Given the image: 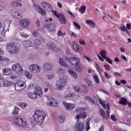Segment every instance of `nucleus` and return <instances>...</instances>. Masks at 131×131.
<instances>
[{"instance_id": "1", "label": "nucleus", "mask_w": 131, "mask_h": 131, "mask_svg": "<svg viewBox=\"0 0 131 131\" xmlns=\"http://www.w3.org/2000/svg\"><path fill=\"white\" fill-rule=\"evenodd\" d=\"M47 117V115L44 112L36 110L34 115H33V120L32 123L33 124H42L45 121V118Z\"/></svg>"}, {"instance_id": "2", "label": "nucleus", "mask_w": 131, "mask_h": 131, "mask_svg": "<svg viewBox=\"0 0 131 131\" xmlns=\"http://www.w3.org/2000/svg\"><path fill=\"white\" fill-rule=\"evenodd\" d=\"M58 71L59 75V80L56 82V89L60 91L66 85L68 79L66 76H65V71L63 69H59Z\"/></svg>"}, {"instance_id": "3", "label": "nucleus", "mask_w": 131, "mask_h": 131, "mask_svg": "<svg viewBox=\"0 0 131 131\" xmlns=\"http://www.w3.org/2000/svg\"><path fill=\"white\" fill-rule=\"evenodd\" d=\"M12 70L17 74H12L10 76V78L15 81H18L19 79H20L19 74L23 73V67L21 64L16 63L12 66Z\"/></svg>"}, {"instance_id": "4", "label": "nucleus", "mask_w": 131, "mask_h": 131, "mask_svg": "<svg viewBox=\"0 0 131 131\" xmlns=\"http://www.w3.org/2000/svg\"><path fill=\"white\" fill-rule=\"evenodd\" d=\"M66 53V60H67V61L69 60L70 63H71L74 67H78V66L80 65V59L75 57H71V53L69 50L67 51Z\"/></svg>"}, {"instance_id": "5", "label": "nucleus", "mask_w": 131, "mask_h": 131, "mask_svg": "<svg viewBox=\"0 0 131 131\" xmlns=\"http://www.w3.org/2000/svg\"><path fill=\"white\" fill-rule=\"evenodd\" d=\"M6 51L9 54L16 55L20 53V48L15 43H8L6 46Z\"/></svg>"}, {"instance_id": "6", "label": "nucleus", "mask_w": 131, "mask_h": 131, "mask_svg": "<svg viewBox=\"0 0 131 131\" xmlns=\"http://www.w3.org/2000/svg\"><path fill=\"white\" fill-rule=\"evenodd\" d=\"M13 122L16 125H18V126L25 127L27 125V122L24 121L20 116L15 117L13 119Z\"/></svg>"}, {"instance_id": "7", "label": "nucleus", "mask_w": 131, "mask_h": 131, "mask_svg": "<svg viewBox=\"0 0 131 131\" xmlns=\"http://www.w3.org/2000/svg\"><path fill=\"white\" fill-rule=\"evenodd\" d=\"M29 70L32 73L36 74L40 72L41 68L36 63H32L29 67Z\"/></svg>"}, {"instance_id": "8", "label": "nucleus", "mask_w": 131, "mask_h": 131, "mask_svg": "<svg viewBox=\"0 0 131 131\" xmlns=\"http://www.w3.org/2000/svg\"><path fill=\"white\" fill-rule=\"evenodd\" d=\"M48 101L47 102L48 106H51L52 107H58V102L55 99L51 96L47 97Z\"/></svg>"}, {"instance_id": "9", "label": "nucleus", "mask_w": 131, "mask_h": 131, "mask_svg": "<svg viewBox=\"0 0 131 131\" xmlns=\"http://www.w3.org/2000/svg\"><path fill=\"white\" fill-rule=\"evenodd\" d=\"M45 28H46L49 32H55L57 29L55 24H46L44 25Z\"/></svg>"}, {"instance_id": "10", "label": "nucleus", "mask_w": 131, "mask_h": 131, "mask_svg": "<svg viewBox=\"0 0 131 131\" xmlns=\"http://www.w3.org/2000/svg\"><path fill=\"white\" fill-rule=\"evenodd\" d=\"M110 110H106V115L105 114V111L102 108H100L99 111V114L103 117L105 118V119H109L110 118V112H109Z\"/></svg>"}, {"instance_id": "11", "label": "nucleus", "mask_w": 131, "mask_h": 131, "mask_svg": "<svg viewBox=\"0 0 131 131\" xmlns=\"http://www.w3.org/2000/svg\"><path fill=\"white\" fill-rule=\"evenodd\" d=\"M41 6L42 8L44 9L45 11H46V12H52V10H53V7H52V5L48 2H42Z\"/></svg>"}, {"instance_id": "12", "label": "nucleus", "mask_w": 131, "mask_h": 131, "mask_svg": "<svg viewBox=\"0 0 131 131\" xmlns=\"http://www.w3.org/2000/svg\"><path fill=\"white\" fill-rule=\"evenodd\" d=\"M19 24L23 28H28L30 25V20L28 19H24L19 21Z\"/></svg>"}, {"instance_id": "13", "label": "nucleus", "mask_w": 131, "mask_h": 131, "mask_svg": "<svg viewBox=\"0 0 131 131\" xmlns=\"http://www.w3.org/2000/svg\"><path fill=\"white\" fill-rule=\"evenodd\" d=\"M63 105L67 110H73L75 108V104L68 103L66 101L63 102Z\"/></svg>"}, {"instance_id": "14", "label": "nucleus", "mask_w": 131, "mask_h": 131, "mask_svg": "<svg viewBox=\"0 0 131 131\" xmlns=\"http://www.w3.org/2000/svg\"><path fill=\"white\" fill-rule=\"evenodd\" d=\"M83 128H84V124L83 123L77 122L74 127L75 131H82Z\"/></svg>"}, {"instance_id": "15", "label": "nucleus", "mask_w": 131, "mask_h": 131, "mask_svg": "<svg viewBox=\"0 0 131 131\" xmlns=\"http://www.w3.org/2000/svg\"><path fill=\"white\" fill-rule=\"evenodd\" d=\"M22 45L25 47V48H26L27 49L28 48H30V47H33V46L32 42L28 40L23 41Z\"/></svg>"}, {"instance_id": "16", "label": "nucleus", "mask_w": 131, "mask_h": 131, "mask_svg": "<svg viewBox=\"0 0 131 131\" xmlns=\"http://www.w3.org/2000/svg\"><path fill=\"white\" fill-rule=\"evenodd\" d=\"M20 2V0H13L10 2V5L12 6V7H14L15 8H16V7H22V4L20 2Z\"/></svg>"}, {"instance_id": "17", "label": "nucleus", "mask_w": 131, "mask_h": 131, "mask_svg": "<svg viewBox=\"0 0 131 131\" xmlns=\"http://www.w3.org/2000/svg\"><path fill=\"white\" fill-rule=\"evenodd\" d=\"M11 14L13 17H14V18H16V19H21L22 17H23L22 14L20 13L18 11H12Z\"/></svg>"}, {"instance_id": "18", "label": "nucleus", "mask_w": 131, "mask_h": 131, "mask_svg": "<svg viewBox=\"0 0 131 131\" xmlns=\"http://www.w3.org/2000/svg\"><path fill=\"white\" fill-rule=\"evenodd\" d=\"M34 93L36 94V95H38L39 97H42V90H41V88L39 86H37L35 88L34 90Z\"/></svg>"}, {"instance_id": "19", "label": "nucleus", "mask_w": 131, "mask_h": 131, "mask_svg": "<svg viewBox=\"0 0 131 131\" xmlns=\"http://www.w3.org/2000/svg\"><path fill=\"white\" fill-rule=\"evenodd\" d=\"M98 99H99V103L100 104H101L103 108H104V109H106L107 108V109H108V110H110V105H109L108 104H105V101H104L101 98H98Z\"/></svg>"}, {"instance_id": "20", "label": "nucleus", "mask_w": 131, "mask_h": 131, "mask_svg": "<svg viewBox=\"0 0 131 131\" xmlns=\"http://www.w3.org/2000/svg\"><path fill=\"white\" fill-rule=\"evenodd\" d=\"M58 18L61 24H63L64 25L66 24V19H65V17L64 16L63 14L61 13V14H60Z\"/></svg>"}, {"instance_id": "21", "label": "nucleus", "mask_w": 131, "mask_h": 131, "mask_svg": "<svg viewBox=\"0 0 131 131\" xmlns=\"http://www.w3.org/2000/svg\"><path fill=\"white\" fill-rule=\"evenodd\" d=\"M47 47L49 50H52V51H54L55 49H56V45L53 42H48L47 43Z\"/></svg>"}, {"instance_id": "22", "label": "nucleus", "mask_w": 131, "mask_h": 131, "mask_svg": "<svg viewBox=\"0 0 131 131\" xmlns=\"http://www.w3.org/2000/svg\"><path fill=\"white\" fill-rule=\"evenodd\" d=\"M119 103L121 105H124V106H125L126 105H127V100L125 98L122 97L120 99Z\"/></svg>"}, {"instance_id": "23", "label": "nucleus", "mask_w": 131, "mask_h": 131, "mask_svg": "<svg viewBox=\"0 0 131 131\" xmlns=\"http://www.w3.org/2000/svg\"><path fill=\"white\" fill-rule=\"evenodd\" d=\"M25 75L28 79H31L32 78L33 75H32V73H30V72L28 71H25Z\"/></svg>"}, {"instance_id": "24", "label": "nucleus", "mask_w": 131, "mask_h": 131, "mask_svg": "<svg viewBox=\"0 0 131 131\" xmlns=\"http://www.w3.org/2000/svg\"><path fill=\"white\" fill-rule=\"evenodd\" d=\"M44 68L47 71H50L52 69V64L46 62L44 64Z\"/></svg>"}, {"instance_id": "25", "label": "nucleus", "mask_w": 131, "mask_h": 131, "mask_svg": "<svg viewBox=\"0 0 131 131\" xmlns=\"http://www.w3.org/2000/svg\"><path fill=\"white\" fill-rule=\"evenodd\" d=\"M86 24H88L91 28H95V23L91 20H86Z\"/></svg>"}, {"instance_id": "26", "label": "nucleus", "mask_w": 131, "mask_h": 131, "mask_svg": "<svg viewBox=\"0 0 131 131\" xmlns=\"http://www.w3.org/2000/svg\"><path fill=\"white\" fill-rule=\"evenodd\" d=\"M68 72L70 75H71L74 77V78H75V79H76V78H77V74H76L75 72L71 70H69Z\"/></svg>"}, {"instance_id": "27", "label": "nucleus", "mask_w": 131, "mask_h": 131, "mask_svg": "<svg viewBox=\"0 0 131 131\" xmlns=\"http://www.w3.org/2000/svg\"><path fill=\"white\" fill-rule=\"evenodd\" d=\"M28 97L30 98L31 99H36L37 95L35 93H31L30 92H28L27 93Z\"/></svg>"}, {"instance_id": "28", "label": "nucleus", "mask_w": 131, "mask_h": 131, "mask_svg": "<svg viewBox=\"0 0 131 131\" xmlns=\"http://www.w3.org/2000/svg\"><path fill=\"white\" fill-rule=\"evenodd\" d=\"M59 62L61 65V66H63V67H68L67 63L65 62V60L62 58L59 59Z\"/></svg>"}, {"instance_id": "29", "label": "nucleus", "mask_w": 131, "mask_h": 131, "mask_svg": "<svg viewBox=\"0 0 131 131\" xmlns=\"http://www.w3.org/2000/svg\"><path fill=\"white\" fill-rule=\"evenodd\" d=\"M41 43V41L38 38H36L34 40V45L35 47H39L40 44Z\"/></svg>"}, {"instance_id": "30", "label": "nucleus", "mask_w": 131, "mask_h": 131, "mask_svg": "<svg viewBox=\"0 0 131 131\" xmlns=\"http://www.w3.org/2000/svg\"><path fill=\"white\" fill-rule=\"evenodd\" d=\"M57 120H58L60 123H63V122H64L65 121V116L63 115L59 116L57 118Z\"/></svg>"}, {"instance_id": "31", "label": "nucleus", "mask_w": 131, "mask_h": 131, "mask_svg": "<svg viewBox=\"0 0 131 131\" xmlns=\"http://www.w3.org/2000/svg\"><path fill=\"white\" fill-rule=\"evenodd\" d=\"M73 49L74 51H76V52H77L78 53H80L82 50V48L79 47L78 45H76L75 47L74 46Z\"/></svg>"}, {"instance_id": "32", "label": "nucleus", "mask_w": 131, "mask_h": 131, "mask_svg": "<svg viewBox=\"0 0 131 131\" xmlns=\"http://www.w3.org/2000/svg\"><path fill=\"white\" fill-rule=\"evenodd\" d=\"M4 75H9L11 73V69L6 68L3 70Z\"/></svg>"}, {"instance_id": "33", "label": "nucleus", "mask_w": 131, "mask_h": 131, "mask_svg": "<svg viewBox=\"0 0 131 131\" xmlns=\"http://www.w3.org/2000/svg\"><path fill=\"white\" fill-rule=\"evenodd\" d=\"M14 86L15 90V91H16V92H19V91H22L24 89V86H21L20 85H14Z\"/></svg>"}, {"instance_id": "34", "label": "nucleus", "mask_w": 131, "mask_h": 131, "mask_svg": "<svg viewBox=\"0 0 131 131\" xmlns=\"http://www.w3.org/2000/svg\"><path fill=\"white\" fill-rule=\"evenodd\" d=\"M20 35L21 37H24V38H27V37H29L30 36V35L27 34L25 31L20 33Z\"/></svg>"}, {"instance_id": "35", "label": "nucleus", "mask_w": 131, "mask_h": 131, "mask_svg": "<svg viewBox=\"0 0 131 131\" xmlns=\"http://www.w3.org/2000/svg\"><path fill=\"white\" fill-rule=\"evenodd\" d=\"M106 54V51H105L104 50H101L100 52V55L101 56L103 59H106V58L107 57V55Z\"/></svg>"}, {"instance_id": "36", "label": "nucleus", "mask_w": 131, "mask_h": 131, "mask_svg": "<svg viewBox=\"0 0 131 131\" xmlns=\"http://www.w3.org/2000/svg\"><path fill=\"white\" fill-rule=\"evenodd\" d=\"M85 9H86V7L84 6H82L81 7L79 8L78 11L81 14H84V13H85Z\"/></svg>"}, {"instance_id": "37", "label": "nucleus", "mask_w": 131, "mask_h": 131, "mask_svg": "<svg viewBox=\"0 0 131 131\" xmlns=\"http://www.w3.org/2000/svg\"><path fill=\"white\" fill-rule=\"evenodd\" d=\"M93 80H94V82L97 84H99L100 82V79H99V77L97 75H95L93 76Z\"/></svg>"}, {"instance_id": "38", "label": "nucleus", "mask_w": 131, "mask_h": 131, "mask_svg": "<svg viewBox=\"0 0 131 131\" xmlns=\"http://www.w3.org/2000/svg\"><path fill=\"white\" fill-rule=\"evenodd\" d=\"M12 84V83H11L10 81H9L7 80L3 81V85L4 86H10Z\"/></svg>"}, {"instance_id": "39", "label": "nucleus", "mask_w": 131, "mask_h": 131, "mask_svg": "<svg viewBox=\"0 0 131 131\" xmlns=\"http://www.w3.org/2000/svg\"><path fill=\"white\" fill-rule=\"evenodd\" d=\"M28 104L27 103L21 102L19 103V107L22 109H25L27 107Z\"/></svg>"}, {"instance_id": "40", "label": "nucleus", "mask_w": 131, "mask_h": 131, "mask_svg": "<svg viewBox=\"0 0 131 131\" xmlns=\"http://www.w3.org/2000/svg\"><path fill=\"white\" fill-rule=\"evenodd\" d=\"M83 111H84V108L82 107H77L75 110L76 113H81V112H83Z\"/></svg>"}, {"instance_id": "41", "label": "nucleus", "mask_w": 131, "mask_h": 131, "mask_svg": "<svg viewBox=\"0 0 131 131\" xmlns=\"http://www.w3.org/2000/svg\"><path fill=\"white\" fill-rule=\"evenodd\" d=\"M14 85H20L21 86H24V85H25V83H24V82L22 81H19L17 82L16 83H15L14 84Z\"/></svg>"}, {"instance_id": "42", "label": "nucleus", "mask_w": 131, "mask_h": 131, "mask_svg": "<svg viewBox=\"0 0 131 131\" xmlns=\"http://www.w3.org/2000/svg\"><path fill=\"white\" fill-rule=\"evenodd\" d=\"M74 90L76 93H81V89L79 86H76L74 87Z\"/></svg>"}, {"instance_id": "43", "label": "nucleus", "mask_w": 131, "mask_h": 131, "mask_svg": "<svg viewBox=\"0 0 131 131\" xmlns=\"http://www.w3.org/2000/svg\"><path fill=\"white\" fill-rule=\"evenodd\" d=\"M39 13H41V16H46L47 15V13L42 8H39Z\"/></svg>"}, {"instance_id": "44", "label": "nucleus", "mask_w": 131, "mask_h": 131, "mask_svg": "<svg viewBox=\"0 0 131 131\" xmlns=\"http://www.w3.org/2000/svg\"><path fill=\"white\" fill-rule=\"evenodd\" d=\"M46 88L44 90L45 93H47L48 91H49V89H51L52 88V85H50L49 83H47L46 84Z\"/></svg>"}, {"instance_id": "45", "label": "nucleus", "mask_w": 131, "mask_h": 131, "mask_svg": "<svg viewBox=\"0 0 131 131\" xmlns=\"http://www.w3.org/2000/svg\"><path fill=\"white\" fill-rule=\"evenodd\" d=\"M51 12H52L53 15H54V16L55 17H56L57 18H58V17L60 16V15H61L62 14V13H58L57 12V11H54L53 9L51 10Z\"/></svg>"}, {"instance_id": "46", "label": "nucleus", "mask_w": 131, "mask_h": 131, "mask_svg": "<svg viewBox=\"0 0 131 131\" xmlns=\"http://www.w3.org/2000/svg\"><path fill=\"white\" fill-rule=\"evenodd\" d=\"M85 99L87 101H89L90 102H91V103H92V104H95V101L94 100V99L91 98L90 96L86 97Z\"/></svg>"}, {"instance_id": "47", "label": "nucleus", "mask_w": 131, "mask_h": 131, "mask_svg": "<svg viewBox=\"0 0 131 131\" xmlns=\"http://www.w3.org/2000/svg\"><path fill=\"white\" fill-rule=\"evenodd\" d=\"M19 108H18V107L15 106L14 107V111L13 112V115H17L18 113H19Z\"/></svg>"}, {"instance_id": "48", "label": "nucleus", "mask_w": 131, "mask_h": 131, "mask_svg": "<svg viewBox=\"0 0 131 131\" xmlns=\"http://www.w3.org/2000/svg\"><path fill=\"white\" fill-rule=\"evenodd\" d=\"M86 131L91 129V127H90V120L88 119L87 122L86 123Z\"/></svg>"}, {"instance_id": "49", "label": "nucleus", "mask_w": 131, "mask_h": 131, "mask_svg": "<svg viewBox=\"0 0 131 131\" xmlns=\"http://www.w3.org/2000/svg\"><path fill=\"white\" fill-rule=\"evenodd\" d=\"M95 67L98 72L99 73H101L102 70H101V69L100 68V66H99L98 64H95Z\"/></svg>"}, {"instance_id": "50", "label": "nucleus", "mask_w": 131, "mask_h": 131, "mask_svg": "<svg viewBox=\"0 0 131 131\" xmlns=\"http://www.w3.org/2000/svg\"><path fill=\"white\" fill-rule=\"evenodd\" d=\"M66 34V33H62L61 31H58L57 32L58 36H64Z\"/></svg>"}, {"instance_id": "51", "label": "nucleus", "mask_w": 131, "mask_h": 131, "mask_svg": "<svg viewBox=\"0 0 131 131\" xmlns=\"http://www.w3.org/2000/svg\"><path fill=\"white\" fill-rule=\"evenodd\" d=\"M104 68L105 70H107V71H110V70L111 69V67L108 64H104Z\"/></svg>"}, {"instance_id": "52", "label": "nucleus", "mask_w": 131, "mask_h": 131, "mask_svg": "<svg viewBox=\"0 0 131 131\" xmlns=\"http://www.w3.org/2000/svg\"><path fill=\"white\" fill-rule=\"evenodd\" d=\"M73 24L74 26L76 27V28H77L78 29H80V26H79V24H78V23L76 22H73Z\"/></svg>"}, {"instance_id": "53", "label": "nucleus", "mask_w": 131, "mask_h": 131, "mask_svg": "<svg viewBox=\"0 0 131 131\" xmlns=\"http://www.w3.org/2000/svg\"><path fill=\"white\" fill-rule=\"evenodd\" d=\"M80 118H85L86 117V114L85 113H82L80 114Z\"/></svg>"}, {"instance_id": "54", "label": "nucleus", "mask_w": 131, "mask_h": 131, "mask_svg": "<svg viewBox=\"0 0 131 131\" xmlns=\"http://www.w3.org/2000/svg\"><path fill=\"white\" fill-rule=\"evenodd\" d=\"M104 59H106V62H108L110 64H112V60H111L109 57H106V58Z\"/></svg>"}, {"instance_id": "55", "label": "nucleus", "mask_w": 131, "mask_h": 131, "mask_svg": "<svg viewBox=\"0 0 131 131\" xmlns=\"http://www.w3.org/2000/svg\"><path fill=\"white\" fill-rule=\"evenodd\" d=\"M119 28L122 30V31H123V32L125 31V30L126 29V28H125V26L123 25H121L120 26Z\"/></svg>"}, {"instance_id": "56", "label": "nucleus", "mask_w": 131, "mask_h": 131, "mask_svg": "<svg viewBox=\"0 0 131 131\" xmlns=\"http://www.w3.org/2000/svg\"><path fill=\"white\" fill-rule=\"evenodd\" d=\"M74 93H69L68 94L66 95V98H70L71 97H73Z\"/></svg>"}, {"instance_id": "57", "label": "nucleus", "mask_w": 131, "mask_h": 131, "mask_svg": "<svg viewBox=\"0 0 131 131\" xmlns=\"http://www.w3.org/2000/svg\"><path fill=\"white\" fill-rule=\"evenodd\" d=\"M2 61H4L5 62H6V63H10V60L6 57H3Z\"/></svg>"}, {"instance_id": "58", "label": "nucleus", "mask_w": 131, "mask_h": 131, "mask_svg": "<svg viewBox=\"0 0 131 131\" xmlns=\"http://www.w3.org/2000/svg\"><path fill=\"white\" fill-rule=\"evenodd\" d=\"M104 76L106 78H111V75L108 74V73L104 72Z\"/></svg>"}, {"instance_id": "59", "label": "nucleus", "mask_w": 131, "mask_h": 131, "mask_svg": "<svg viewBox=\"0 0 131 131\" xmlns=\"http://www.w3.org/2000/svg\"><path fill=\"white\" fill-rule=\"evenodd\" d=\"M76 70H77V71H78L79 72H81L82 71V68H81V67H76Z\"/></svg>"}, {"instance_id": "60", "label": "nucleus", "mask_w": 131, "mask_h": 131, "mask_svg": "<svg viewBox=\"0 0 131 131\" xmlns=\"http://www.w3.org/2000/svg\"><path fill=\"white\" fill-rule=\"evenodd\" d=\"M126 27L127 29H128V30H130V29H131V25H130V24H127L126 25Z\"/></svg>"}, {"instance_id": "61", "label": "nucleus", "mask_w": 131, "mask_h": 131, "mask_svg": "<svg viewBox=\"0 0 131 131\" xmlns=\"http://www.w3.org/2000/svg\"><path fill=\"white\" fill-rule=\"evenodd\" d=\"M111 118L112 120H113V121H116V120H117V119H116V118H115V116H114V115H111Z\"/></svg>"}, {"instance_id": "62", "label": "nucleus", "mask_w": 131, "mask_h": 131, "mask_svg": "<svg viewBox=\"0 0 131 131\" xmlns=\"http://www.w3.org/2000/svg\"><path fill=\"white\" fill-rule=\"evenodd\" d=\"M79 43H80V45H85V42L83 40V39H81L79 40Z\"/></svg>"}, {"instance_id": "63", "label": "nucleus", "mask_w": 131, "mask_h": 131, "mask_svg": "<svg viewBox=\"0 0 131 131\" xmlns=\"http://www.w3.org/2000/svg\"><path fill=\"white\" fill-rule=\"evenodd\" d=\"M98 131H104V125H101L99 127Z\"/></svg>"}, {"instance_id": "64", "label": "nucleus", "mask_w": 131, "mask_h": 131, "mask_svg": "<svg viewBox=\"0 0 131 131\" xmlns=\"http://www.w3.org/2000/svg\"><path fill=\"white\" fill-rule=\"evenodd\" d=\"M115 95L117 98H120V93L118 92L115 93Z\"/></svg>"}]
</instances>
